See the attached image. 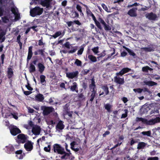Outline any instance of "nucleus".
Listing matches in <instances>:
<instances>
[{"instance_id": "f257e3e1", "label": "nucleus", "mask_w": 160, "mask_h": 160, "mask_svg": "<svg viewBox=\"0 0 160 160\" xmlns=\"http://www.w3.org/2000/svg\"><path fill=\"white\" fill-rule=\"evenodd\" d=\"M43 9L39 7H36L31 9L30 13V15L32 17L39 16L42 14L43 12Z\"/></svg>"}, {"instance_id": "f03ea898", "label": "nucleus", "mask_w": 160, "mask_h": 160, "mask_svg": "<svg viewBox=\"0 0 160 160\" xmlns=\"http://www.w3.org/2000/svg\"><path fill=\"white\" fill-rule=\"evenodd\" d=\"M53 150L55 152L61 155H64L65 153L64 148L58 144H55L53 145Z\"/></svg>"}, {"instance_id": "7ed1b4c3", "label": "nucleus", "mask_w": 160, "mask_h": 160, "mask_svg": "<svg viewBox=\"0 0 160 160\" xmlns=\"http://www.w3.org/2000/svg\"><path fill=\"white\" fill-rule=\"evenodd\" d=\"M41 109L43 111V114L44 116L48 115L50 113L54 111V109L52 107L42 106L41 107Z\"/></svg>"}, {"instance_id": "20e7f679", "label": "nucleus", "mask_w": 160, "mask_h": 160, "mask_svg": "<svg viewBox=\"0 0 160 160\" xmlns=\"http://www.w3.org/2000/svg\"><path fill=\"white\" fill-rule=\"evenodd\" d=\"M158 122H160V118L158 117L149 120H148L146 119L145 124L148 125H152Z\"/></svg>"}, {"instance_id": "39448f33", "label": "nucleus", "mask_w": 160, "mask_h": 160, "mask_svg": "<svg viewBox=\"0 0 160 160\" xmlns=\"http://www.w3.org/2000/svg\"><path fill=\"white\" fill-rule=\"evenodd\" d=\"M68 145L67 144H66L65 145V149L68 152H65V153H64V155L62 156L61 157V158L62 159H70V156L72 154L70 152V150L68 149Z\"/></svg>"}, {"instance_id": "423d86ee", "label": "nucleus", "mask_w": 160, "mask_h": 160, "mask_svg": "<svg viewBox=\"0 0 160 160\" xmlns=\"http://www.w3.org/2000/svg\"><path fill=\"white\" fill-rule=\"evenodd\" d=\"M11 11L15 16V21L18 20L20 18L19 13H18L17 8L15 7H13L11 8Z\"/></svg>"}, {"instance_id": "0eeeda50", "label": "nucleus", "mask_w": 160, "mask_h": 160, "mask_svg": "<svg viewBox=\"0 0 160 160\" xmlns=\"http://www.w3.org/2000/svg\"><path fill=\"white\" fill-rule=\"evenodd\" d=\"M41 129L40 127L38 125H35L32 128V132L36 135H39L40 134Z\"/></svg>"}, {"instance_id": "6e6552de", "label": "nucleus", "mask_w": 160, "mask_h": 160, "mask_svg": "<svg viewBox=\"0 0 160 160\" xmlns=\"http://www.w3.org/2000/svg\"><path fill=\"white\" fill-rule=\"evenodd\" d=\"M10 131L11 134L14 136H15L21 132L20 130L16 126H12L10 128Z\"/></svg>"}, {"instance_id": "1a4fd4ad", "label": "nucleus", "mask_w": 160, "mask_h": 160, "mask_svg": "<svg viewBox=\"0 0 160 160\" xmlns=\"http://www.w3.org/2000/svg\"><path fill=\"white\" fill-rule=\"evenodd\" d=\"M119 76L114 77V82L115 83L120 85H122L124 83V79L123 78H121Z\"/></svg>"}, {"instance_id": "9d476101", "label": "nucleus", "mask_w": 160, "mask_h": 160, "mask_svg": "<svg viewBox=\"0 0 160 160\" xmlns=\"http://www.w3.org/2000/svg\"><path fill=\"white\" fill-rule=\"evenodd\" d=\"M33 144L31 142L28 141L24 144V147L27 151H30L32 149Z\"/></svg>"}, {"instance_id": "9b49d317", "label": "nucleus", "mask_w": 160, "mask_h": 160, "mask_svg": "<svg viewBox=\"0 0 160 160\" xmlns=\"http://www.w3.org/2000/svg\"><path fill=\"white\" fill-rule=\"evenodd\" d=\"M40 3L43 7H46L48 9H49L52 7L50 1H40Z\"/></svg>"}, {"instance_id": "f8f14e48", "label": "nucleus", "mask_w": 160, "mask_h": 160, "mask_svg": "<svg viewBox=\"0 0 160 160\" xmlns=\"http://www.w3.org/2000/svg\"><path fill=\"white\" fill-rule=\"evenodd\" d=\"M78 72L75 71L72 72H68L66 73V77L71 79H73L74 78L77 77L78 74Z\"/></svg>"}, {"instance_id": "ddd939ff", "label": "nucleus", "mask_w": 160, "mask_h": 160, "mask_svg": "<svg viewBox=\"0 0 160 160\" xmlns=\"http://www.w3.org/2000/svg\"><path fill=\"white\" fill-rule=\"evenodd\" d=\"M145 17L146 18L152 20H155L157 18V15L152 12L146 14Z\"/></svg>"}, {"instance_id": "4468645a", "label": "nucleus", "mask_w": 160, "mask_h": 160, "mask_svg": "<svg viewBox=\"0 0 160 160\" xmlns=\"http://www.w3.org/2000/svg\"><path fill=\"white\" fill-rule=\"evenodd\" d=\"M17 137L19 142L21 143H24L27 139L26 136L22 134H19Z\"/></svg>"}, {"instance_id": "2eb2a0df", "label": "nucleus", "mask_w": 160, "mask_h": 160, "mask_svg": "<svg viewBox=\"0 0 160 160\" xmlns=\"http://www.w3.org/2000/svg\"><path fill=\"white\" fill-rule=\"evenodd\" d=\"M64 127V125L63 124V122L61 120H60L57 124L56 127V129L57 131L59 132L60 130L63 129Z\"/></svg>"}, {"instance_id": "dca6fc26", "label": "nucleus", "mask_w": 160, "mask_h": 160, "mask_svg": "<svg viewBox=\"0 0 160 160\" xmlns=\"http://www.w3.org/2000/svg\"><path fill=\"white\" fill-rule=\"evenodd\" d=\"M69 88H70V90L72 92L75 91L77 92H78V84L75 82H73L72 85L69 86Z\"/></svg>"}, {"instance_id": "f3484780", "label": "nucleus", "mask_w": 160, "mask_h": 160, "mask_svg": "<svg viewBox=\"0 0 160 160\" xmlns=\"http://www.w3.org/2000/svg\"><path fill=\"white\" fill-rule=\"evenodd\" d=\"M131 69L128 68H123L119 72L116 73V75L122 76L125 73L128 72L130 71Z\"/></svg>"}, {"instance_id": "a211bd4d", "label": "nucleus", "mask_w": 160, "mask_h": 160, "mask_svg": "<svg viewBox=\"0 0 160 160\" xmlns=\"http://www.w3.org/2000/svg\"><path fill=\"white\" fill-rule=\"evenodd\" d=\"M137 8H133L129 10L128 12V14L132 17H135L137 16L136 11Z\"/></svg>"}, {"instance_id": "6ab92c4d", "label": "nucleus", "mask_w": 160, "mask_h": 160, "mask_svg": "<svg viewBox=\"0 0 160 160\" xmlns=\"http://www.w3.org/2000/svg\"><path fill=\"white\" fill-rule=\"evenodd\" d=\"M99 21L101 24H102L103 25L105 30L109 31L111 30V28L109 26V25L106 24V22L102 18H99Z\"/></svg>"}, {"instance_id": "aec40b11", "label": "nucleus", "mask_w": 160, "mask_h": 160, "mask_svg": "<svg viewBox=\"0 0 160 160\" xmlns=\"http://www.w3.org/2000/svg\"><path fill=\"white\" fill-rule=\"evenodd\" d=\"M35 100L38 102H42L44 99V97L43 95L41 94H38L35 97Z\"/></svg>"}, {"instance_id": "412c9836", "label": "nucleus", "mask_w": 160, "mask_h": 160, "mask_svg": "<svg viewBox=\"0 0 160 160\" xmlns=\"http://www.w3.org/2000/svg\"><path fill=\"white\" fill-rule=\"evenodd\" d=\"M38 69L39 72L42 73L44 70L45 67L44 65L41 63H39L38 64Z\"/></svg>"}, {"instance_id": "4be33fe9", "label": "nucleus", "mask_w": 160, "mask_h": 160, "mask_svg": "<svg viewBox=\"0 0 160 160\" xmlns=\"http://www.w3.org/2000/svg\"><path fill=\"white\" fill-rule=\"evenodd\" d=\"M32 46H30L29 47L28 55V57H27V60L28 61H29L30 59L32 56Z\"/></svg>"}, {"instance_id": "5701e85b", "label": "nucleus", "mask_w": 160, "mask_h": 160, "mask_svg": "<svg viewBox=\"0 0 160 160\" xmlns=\"http://www.w3.org/2000/svg\"><path fill=\"white\" fill-rule=\"evenodd\" d=\"M13 75L12 69L11 68H8L7 70V76L9 78L12 77Z\"/></svg>"}, {"instance_id": "b1692460", "label": "nucleus", "mask_w": 160, "mask_h": 160, "mask_svg": "<svg viewBox=\"0 0 160 160\" xmlns=\"http://www.w3.org/2000/svg\"><path fill=\"white\" fill-rule=\"evenodd\" d=\"M89 88L92 92L95 91L94 90L95 88V82L93 78L91 79V83L89 85Z\"/></svg>"}, {"instance_id": "393cba45", "label": "nucleus", "mask_w": 160, "mask_h": 160, "mask_svg": "<svg viewBox=\"0 0 160 160\" xmlns=\"http://www.w3.org/2000/svg\"><path fill=\"white\" fill-rule=\"evenodd\" d=\"M16 156L19 159H22L23 158L22 154V151L21 150L17 151L16 152Z\"/></svg>"}, {"instance_id": "a878e982", "label": "nucleus", "mask_w": 160, "mask_h": 160, "mask_svg": "<svg viewBox=\"0 0 160 160\" xmlns=\"http://www.w3.org/2000/svg\"><path fill=\"white\" fill-rule=\"evenodd\" d=\"M6 148L7 149V152L8 153H11L14 150V148L11 144H9L8 146L6 147Z\"/></svg>"}, {"instance_id": "bb28decb", "label": "nucleus", "mask_w": 160, "mask_h": 160, "mask_svg": "<svg viewBox=\"0 0 160 160\" xmlns=\"http://www.w3.org/2000/svg\"><path fill=\"white\" fill-rule=\"evenodd\" d=\"M44 50L43 49H39L37 51L34 52V54L35 55H38V54H40L42 56H45Z\"/></svg>"}, {"instance_id": "cd10ccee", "label": "nucleus", "mask_w": 160, "mask_h": 160, "mask_svg": "<svg viewBox=\"0 0 160 160\" xmlns=\"http://www.w3.org/2000/svg\"><path fill=\"white\" fill-rule=\"evenodd\" d=\"M146 145L147 143L144 142H139L138 144L137 148L138 149H143L144 148Z\"/></svg>"}, {"instance_id": "c85d7f7f", "label": "nucleus", "mask_w": 160, "mask_h": 160, "mask_svg": "<svg viewBox=\"0 0 160 160\" xmlns=\"http://www.w3.org/2000/svg\"><path fill=\"white\" fill-rule=\"evenodd\" d=\"M144 83L146 85L149 86H152L157 84V83L155 82L151 81H144Z\"/></svg>"}, {"instance_id": "c756f323", "label": "nucleus", "mask_w": 160, "mask_h": 160, "mask_svg": "<svg viewBox=\"0 0 160 160\" xmlns=\"http://www.w3.org/2000/svg\"><path fill=\"white\" fill-rule=\"evenodd\" d=\"M29 70V72L31 73L34 72L36 70L35 67L32 63L30 64Z\"/></svg>"}, {"instance_id": "7c9ffc66", "label": "nucleus", "mask_w": 160, "mask_h": 160, "mask_svg": "<svg viewBox=\"0 0 160 160\" xmlns=\"http://www.w3.org/2000/svg\"><path fill=\"white\" fill-rule=\"evenodd\" d=\"M88 59L92 62H95L97 61V60L96 57L92 55H89L88 56Z\"/></svg>"}, {"instance_id": "2f4dec72", "label": "nucleus", "mask_w": 160, "mask_h": 160, "mask_svg": "<svg viewBox=\"0 0 160 160\" xmlns=\"http://www.w3.org/2000/svg\"><path fill=\"white\" fill-rule=\"evenodd\" d=\"M46 122L47 124L49 125H51L52 127H53L55 122L52 120H46Z\"/></svg>"}, {"instance_id": "473e14b6", "label": "nucleus", "mask_w": 160, "mask_h": 160, "mask_svg": "<svg viewBox=\"0 0 160 160\" xmlns=\"http://www.w3.org/2000/svg\"><path fill=\"white\" fill-rule=\"evenodd\" d=\"M64 33L62 34V32L61 31H58L56 32L52 36L54 38H56L60 36L61 35H62V36H63L64 35Z\"/></svg>"}, {"instance_id": "72a5a7b5", "label": "nucleus", "mask_w": 160, "mask_h": 160, "mask_svg": "<svg viewBox=\"0 0 160 160\" xmlns=\"http://www.w3.org/2000/svg\"><path fill=\"white\" fill-rule=\"evenodd\" d=\"M45 78V76L44 75H42L40 76V82L42 85H44L46 83Z\"/></svg>"}, {"instance_id": "f704fd0d", "label": "nucleus", "mask_w": 160, "mask_h": 160, "mask_svg": "<svg viewBox=\"0 0 160 160\" xmlns=\"http://www.w3.org/2000/svg\"><path fill=\"white\" fill-rule=\"evenodd\" d=\"M136 120L137 122L141 121L142 123L145 124V122L146 121V119L142 118L137 117L136 118Z\"/></svg>"}, {"instance_id": "c9c22d12", "label": "nucleus", "mask_w": 160, "mask_h": 160, "mask_svg": "<svg viewBox=\"0 0 160 160\" xmlns=\"http://www.w3.org/2000/svg\"><path fill=\"white\" fill-rule=\"evenodd\" d=\"M152 70V68H150L148 66L143 67L142 68V71L144 72H148V70L151 71Z\"/></svg>"}, {"instance_id": "e433bc0d", "label": "nucleus", "mask_w": 160, "mask_h": 160, "mask_svg": "<svg viewBox=\"0 0 160 160\" xmlns=\"http://www.w3.org/2000/svg\"><path fill=\"white\" fill-rule=\"evenodd\" d=\"M141 133L143 135H146L147 136L150 137L151 135V132L150 131H148L147 132H142Z\"/></svg>"}, {"instance_id": "4c0bfd02", "label": "nucleus", "mask_w": 160, "mask_h": 160, "mask_svg": "<svg viewBox=\"0 0 160 160\" xmlns=\"http://www.w3.org/2000/svg\"><path fill=\"white\" fill-rule=\"evenodd\" d=\"M96 94V91L92 92V93L91 94L90 97V98L89 100V101L91 102L93 101Z\"/></svg>"}, {"instance_id": "58836bf2", "label": "nucleus", "mask_w": 160, "mask_h": 160, "mask_svg": "<svg viewBox=\"0 0 160 160\" xmlns=\"http://www.w3.org/2000/svg\"><path fill=\"white\" fill-rule=\"evenodd\" d=\"M102 89L104 91L105 95H107L108 92V88L107 86H104L102 87Z\"/></svg>"}, {"instance_id": "ea45409f", "label": "nucleus", "mask_w": 160, "mask_h": 160, "mask_svg": "<svg viewBox=\"0 0 160 160\" xmlns=\"http://www.w3.org/2000/svg\"><path fill=\"white\" fill-rule=\"evenodd\" d=\"M2 22L5 23H7L9 22V18L7 17H4L2 18Z\"/></svg>"}, {"instance_id": "a19ab883", "label": "nucleus", "mask_w": 160, "mask_h": 160, "mask_svg": "<svg viewBox=\"0 0 160 160\" xmlns=\"http://www.w3.org/2000/svg\"><path fill=\"white\" fill-rule=\"evenodd\" d=\"M71 48L72 49V50H70L68 52L69 53H72L75 52L77 49V47L76 46L74 47H72Z\"/></svg>"}, {"instance_id": "79ce46f5", "label": "nucleus", "mask_w": 160, "mask_h": 160, "mask_svg": "<svg viewBox=\"0 0 160 160\" xmlns=\"http://www.w3.org/2000/svg\"><path fill=\"white\" fill-rule=\"evenodd\" d=\"M74 63L78 66H81L82 65V62L77 59H76Z\"/></svg>"}, {"instance_id": "37998d69", "label": "nucleus", "mask_w": 160, "mask_h": 160, "mask_svg": "<svg viewBox=\"0 0 160 160\" xmlns=\"http://www.w3.org/2000/svg\"><path fill=\"white\" fill-rule=\"evenodd\" d=\"M105 108L108 111H110V109L111 108V106L109 104H107L104 105Z\"/></svg>"}, {"instance_id": "c03bdc74", "label": "nucleus", "mask_w": 160, "mask_h": 160, "mask_svg": "<svg viewBox=\"0 0 160 160\" xmlns=\"http://www.w3.org/2000/svg\"><path fill=\"white\" fill-rule=\"evenodd\" d=\"M143 89L140 88H138L137 89H134L133 91L135 92H138V93H140L143 91Z\"/></svg>"}, {"instance_id": "a18cd8bd", "label": "nucleus", "mask_w": 160, "mask_h": 160, "mask_svg": "<svg viewBox=\"0 0 160 160\" xmlns=\"http://www.w3.org/2000/svg\"><path fill=\"white\" fill-rule=\"evenodd\" d=\"M141 49L147 52H151L152 50V49L151 48L145 47L142 48Z\"/></svg>"}, {"instance_id": "49530a36", "label": "nucleus", "mask_w": 160, "mask_h": 160, "mask_svg": "<svg viewBox=\"0 0 160 160\" xmlns=\"http://www.w3.org/2000/svg\"><path fill=\"white\" fill-rule=\"evenodd\" d=\"M76 8L78 11L80 12V15L82 14V15H83V13L81 9V7L80 5H77L76 6Z\"/></svg>"}, {"instance_id": "de8ad7c7", "label": "nucleus", "mask_w": 160, "mask_h": 160, "mask_svg": "<svg viewBox=\"0 0 160 160\" xmlns=\"http://www.w3.org/2000/svg\"><path fill=\"white\" fill-rule=\"evenodd\" d=\"M98 47H94L92 49V50L95 54H96L98 52Z\"/></svg>"}, {"instance_id": "09e8293b", "label": "nucleus", "mask_w": 160, "mask_h": 160, "mask_svg": "<svg viewBox=\"0 0 160 160\" xmlns=\"http://www.w3.org/2000/svg\"><path fill=\"white\" fill-rule=\"evenodd\" d=\"M64 46L66 48L68 49L71 48H72V47L71 46V45H70L69 42H67L65 44Z\"/></svg>"}, {"instance_id": "8fccbe9b", "label": "nucleus", "mask_w": 160, "mask_h": 160, "mask_svg": "<svg viewBox=\"0 0 160 160\" xmlns=\"http://www.w3.org/2000/svg\"><path fill=\"white\" fill-rule=\"evenodd\" d=\"M86 13L88 16H91L93 14L89 9H87Z\"/></svg>"}, {"instance_id": "3c124183", "label": "nucleus", "mask_w": 160, "mask_h": 160, "mask_svg": "<svg viewBox=\"0 0 160 160\" xmlns=\"http://www.w3.org/2000/svg\"><path fill=\"white\" fill-rule=\"evenodd\" d=\"M84 48L83 47H81L77 53V54L78 55H81L83 51Z\"/></svg>"}, {"instance_id": "603ef678", "label": "nucleus", "mask_w": 160, "mask_h": 160, "mask_svg": "<svg viewBox=\"0 0 160 160\" xmlns=\"http://www.w3.org/2000/svg\"><path fill=\"white\" fill-rule=\"evenodd\" d=\"M97 26L100 29L102 28L100 24V23L98 21H97L95 22Z\"/></svg>"}, {"instance_id": "864d4df0", "label": "nucleus", "mask_w": 160, "mask_h": 160, "mask_svg": "<svg viewBox=\"0 0 160 160\" xmlns=\"http://www.w3.org/2000/svg\"><path fill=\"white\" fill-rule=\"evenodd\" d=\"M11 115L12 116L13 118H14L16 120L18 119V114L17 113H11Z\"/></svg>"}, {"instance_id": "5fc2aeb1", "label": "nucleus", "mask_w": 160, "mask_h": 160, "mask_svg": "<svg viewBox=\"0 0 160 160\" xmlns=\"http://www.w3.org/2000/svg\"><path fill=\"white\" fill-rule=\"evenodd\" d=\"M63 113L64 115H68L70 117L72 116V113L67 111H64Z\"/></svg>"}, {"instance_id": "6e6d98bb", "label": "nucleus", "mask_w": 160, "mask_h": 160, "mask_svg": "<svg viewBox=\"0 0 160 160\" xmlns=\"http://www.w3.org/2000/svg\"><path fill=\"white\" fill-rule=\"evenodd\" d=\"M159 158L157 157H149L148 159V160H158Z\"/></svg>"}, {"instance_id": "4d7b16f0", "label": "nucleus", "mask_w": 160, "mask_h": 160, "mask_svg": "<svg viewBox=\"0 0 160 160\" xmlns=\"http://www.w3.org/2000/svg\"><path fill=\"white\" fill-rule=\"evenodd\" d=\"M28 124L32 127V128L35 125H34L33 122L31 121H29L28 122Z\"/></svg>"}, {"instance_id": "13d9d810", "label": "nucleus", "mask_w": 160, "mask_h": 160, "mask_svg": "<svg viewBox=\"0 0 160 160\" xmlns=\"http://www.w3.org/2000/svg\"><path fill=\"white\" fill-rule=\"evenodd\" d=\"M44 150L46 152H49L50 150V145H48L47 147H45L44 148Z\"/></svg>"}, {"instance_id": "bf43d9fd", "label": "nucleus", "mask_w": 160, "mask_h": 160, "mask_svg": "<svg viewBox=\"0 0 160 160\" xmlns=\"http://www.w3.org/2000/svg\"><path fill=\"white\" fill-rule=\"evenodd\" d=\"M26 87L29 90L32 91L33 89L30 86V84L28 83V85H26Z\"/></svg>"}, {"instance_id": "052dcab7", "label": "nucleus", "mask_w": 160, "mask_h": 160, "mask_svg": "<svg viewBox=\"0 0 160 160\" xmlns=\"http://www.w3.org/2000/svg\"><path fill=\"white\" fill-rule=\"evenodd\" d=\"M28 112L29 113H33L34 112V110L33 109L31 108L30 107H28Z\"/></svg>"}, {"instance_id": "680f3d73", "label": "nucleus", "mask_w": 160, "mask_h": 160, "mask_svg": "<svg viewBox=\"0 0 160 160\" xmlns=\"http://www.w3.org/2000/svg\"><path fill=\"white\" fill-rule=\"evenodd\" d=\"M76 142L73 141L71 142L70 143V145H71V149H73V148H74V146L76 145Z\"/></svg>"}, {"instance_id": "e2e57ef3", "label": "nucleus", "mask_w": 160, "mask_h": 160, "mask_svg": "<svg viewBox=\"0 0 160 160\" xmlns=\"http://www.w3.org/2000/svg\"><path fill=\"white\" fill-rule=\"evenodd\" d=\"M126 111L125 113L122 114L121 118H124L127 116V110H126Z\"/></svg>"}, {"instance_id": "0e129e2a", "label": "nucleus", "mask_w": 160, "mask_h": 160, "mask_svg": "<svg viewBox=\"0 0 160 160\" xmlns=\"http://www.w3.org/2000/svg\"><path fill=\"white\" fill-rule=\"evenodd\" d=\"M128 53H129L130 55L133 56H135V53L132 50H130V49H129V50L128 51Z\"/></svg>"}, {"instance_id": "69168bd1", "label": "nucleus", "mask_w": 160, "mask_h": 160, "mask_svg": "<svg viewBox=\"0 0 160 160\" xmlns=\"http://www.w3.org/2000/svg\"><path fill=\"white\" fill-rule=\"evenodd\" d=\"M4 12V9L1 7H0V17L3 15V12Z\"/></svg>"}, {"instance_id": "338daca9", "label": "nucleus", "mask_w": 160, "mask_h": 160, "mask_svg": "<svg viewBox=\"0 0 160 160\" xmlns=\"http://www.w3.org/2000/svg\"><path fill=\"white\" fill-rule=\"evenodd\" d=\"M102 7L107 12H109L108 11V9L106 6L104 4H103L102 5Z\"/></svg>"}, {"instance_id": "774afa93", "label": "nucleus", "mask_w": 160, "mask_h": 160, "mask_svg": "<svg viewBox=\"0 0 160 160\" xmlns=\"http://www.w3.org/2000/svg\"><path fill=\"white\" fill-rule=\"evenodd\" d=\"M44 44V43L42 42V39H41L38 41V45L42 46Z\"/></svg>"}]
</instances>
